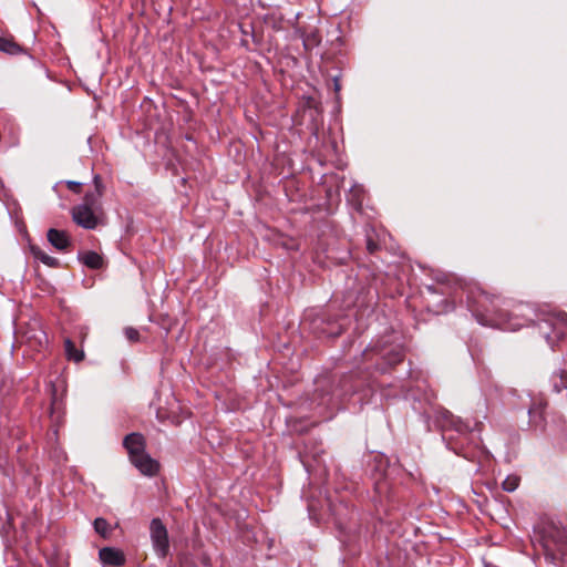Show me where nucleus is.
Instances as JSON below:
<instances>
[{
	"instance_id": "nucleus-1",
	"label": "nucleus",
	"mask_w": 567,
	"mask_h": 567,
	"mask_svg": "<svg viewBox=\"0 0 567 567\" xmlns=\"http://www.w3.org/2000/svg\"><path fill=\"white\" fill-rule=\"evenodd\" d=\"M95 192L87 193L81 205L73 207V220L85 229H94L103 223V213L100 208L99 200L103 194L101 178L94 177Z\"/></svg>"
},
{
	"instance_id": "nucleus-2",
	"label": "nucleus",
	"mask_w": 567,
	"mask_h": 567,
	"mask_svg": "<svg viewBox=\"0 0 567 567\" xmlns=\"http://www.w3.org/2000/svg\"><path fill=\"white\" fill-rule=\"evenodd\" d=\"M132 464L143 474L154 476L159 471V463L145 452V439L140 433H131L124 439Z\"/></svg>"
},
{
	"instance_id": "nucleus-3",
	"label": "nucleus",
	"mask_w": 567,
	"mask_h": 567,
	"mask_svg": "<svg viewBox=\"0 0 567 567\" xmlns=\"http://www.w3.org/2000/svg\"><path fill=\"white\" fill-rule=\"evenodd\" d=\"M151 539L155 553L164 558L169 550L168 533L159 518H154L150 525Z\"/></svg>"
},
{
	"instance_id": "nucleus-4",
	"label": "nucleus",
	"mask_w": 567,
	"mask_h": 567,
	"mask_svg": "<svg viewBox=\"0 0 567 567\" xmlns=\"http://www.w3.org/2000/svg\"><path fill=\"white\" fill-rule=\"evenodd\" d=\"M545 550L553 557L563 556L567 551V534L556 527L550 528L543 537Z\"/></svg>"
},
{
	"instance_id": "nucleus-5",
	"label": "nucleus",
	"mask_w": 567,
	"mask_h": 567,
	"mask_svg": "<svg viewBox=\"0 0 567 567\" xmlns=\"http://www.w3.org/2000/svg\"><path fill=\"white\" fill-rule=\"evenodd\" d=\"M100 559L104 565L122 566L125 563L124 554L115 548L105 547L100 550Z\"/></svg>"
},
{
	"instance_id": "nucleus-6",
	"label": "nucleus",
	"mask_w": 567,
	"mask_h": 567,
	"mask_svg": "<svg viewBox=\"0 0 567 567\" xmlns=\"http://www.w3.org/2000/svg\"><path fill=\"white\" fill-rule=\"evenodd\" d=\"M47 237L49 243L59 250H66L70 246V238L66 231L51 228Z\"/></svg>"
},
{
	"instance_id": "nucleus-7",
	"label": "nucleus",
	"mask_w": 567,
	"mask_h": 567,
	"mask_svg": "<svg viewBox=\"0 0 567 567\" xmlns=\"http://www.w3.org/2000/svg\"><path fill=\"white\" fill-rule=\"evenodd\" d=\"M0 51L17 55L23 52V48L11 35L0 37Z\"/></svg>"
},
{
	"instance_id": "nucleus-8",
	"label": "nucleus",
	"mask_w": 567,
	"mask_h": 567,
	"mask_svg": "<svg viewBox=\"0 0 567 567\" xmlns=\"http://www.w3.org/2000/svg\"><path fill=\"white\" fill-rule=\"evenodd\" d=\"M80 260L91 269H101L103 267V258L95 251H85L81 254Z\"/></svg>"
},
{
	"instance_id": "nucleus-9",
	"label": "nucleus",
	"mask_w": 567,
	"mask_h": 567,
	"mask_svg": "<svg viewBox=\"0 0 567 567\" xmlns=\"http://www.w3.org/2000/svg\"><path fill=\"white\" fill-rule=\"evenodd\" d=\"M64 346L65 354L69 360L81 362L84 359V352L80 349H76L75 344L70 339L65 340Z\"/></svg>"
},
{
	"instance_id": "nucleus-10",
	"label": "nucleus",
	"mask_w": 567,
	"mask_h": 567,
	"mask_svg": "<svg viewBox=\"0 0 567 567\" xmlns=\"http://www.w3.org/2000/svg\"><path fill=\"white\" fill-rule=\"evenodd\" d=\"M32 252L37 259H39L41 262H43L47 266L50 267H56L58 266V259L54 257L49 256L44 251L38 248H32Z\"/></svg>"
},
{
	"instance_id": "nucleus-11",
	"label": "nucleus",
	"mask_w": 567,
	"mask_h": 567,
	"mask_svg": "<svg viewBox=\"0 0 567 567\" xmlns=\"http://www.w3.org/2000/svg\"><path fill=\"white\" fill-rule=\"evenodd\" d=\"M520 478L516 475L507 476L502 483L503 489L506 492H514L519 485Z\"/></svg>"
},
{
	"instance_id": "nucleus-12",
	"label": "nucleus",
	"mask_w": 567,
	"mask_h": 567,
	"mask_svg": "<svg viewBox=\"0 0 567 567\" xmlns=\"http://www.w3.org/2000/svg\"><path fill=\"white\" fill-rule=\"evenodd\" d=\"M443 417L450 423L452 426L456 429V431L462 432L465 429V425L450 412H444Z\"/></svg>"
},
{
	"instance_id": "nucleus-13",
	"label": "nucleus",
	"mask_w": 567,
	"mask_h": 567,
	"mask_svg": "<svg viewBox=\"0 0 567 567\" xmlns=\"http://www.w3.org/2000/svg\"><path fill=\"white\" fill-rule=\"evenodd\" d=\"M107 527H109V524L105 519L96 518L94 520V528H95L96 533L105 536L106 532H107Z\"/></svg>"
},
{
	"instance_id": "nucleus-14",
	"label": "nucleus",
	"mask_w": 567,
	"mask_h": 567,
	"mask_svg": "<svg viewBox=\"0 0 567 567\" xmlns=\"http://www.w3.org/2000/svg\"><path fill=\"white\" fill-rule=\"evenodd\" d=\"M124 333L126 338L132 342H136L140 340V332L134 328H126L124 330Z\"/></svg>"
},
{
	"instance_id": "nucleus-15",
	"label": "nucleus",
	"mask_w": 567,
	"mask_h": 567,
	"mask_svg": "<svg viewBox=\"0 0 567 567\" xmlns=\"http://www.w3.org/2000/svg\"><path fill=\"white\" fill-rule=\"evenodd\" d=\"M68 187H69V189L73 190L75 193H79L80 188H81V184L76 183V182H68Z\"/></svg>"
}]
</instances>
